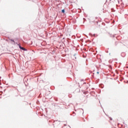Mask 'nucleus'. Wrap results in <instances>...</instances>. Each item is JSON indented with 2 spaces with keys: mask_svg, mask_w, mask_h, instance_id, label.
<instances>
[{
  "mask_svg": "<svg viewBox=\"0 0 128 128\" xmlns=\"http://www.w3.org/2000/svg\"><path fill=\"white\" fill-rule=\"evenodd\" d=\"M20 48V50H26V48H24V47H22L21 46H19Z\"/></svg>",
  "mask_w": 128,
  "mask_h": 128,
  "instance_id": "f257e3e1",
  "label": "nucleus"
},
{
  "mask_svg": "<svg viewBox=\"0 0 128 128\" xmlns=\"http://www.w3.org/2000/svg\"><path fill=\"white\" fill-rule=\"evenodd\" d=\"M62 12L63 14H64V10H62Z\"/></svg>",
  "mask_w": 128,
  "mask_h": 128,
  "instance_id": "f03ea898",
  "label": "nucleus"
},
{
  "mask_svg": "<svg viewBox=\"0 0 128 128\" xmlns=\"http://www.w3.org/2000/svg\"><path fill=\"white\" fill-rule=\"evenodd\" d=\"M11 40V42H14V40Z\"/></svg>",
  "mask_w": 128,
  "mask_h": 128,
  "instance_id": "7ed1b4c3",
  "label": "nucleus"
}]
</instances>
